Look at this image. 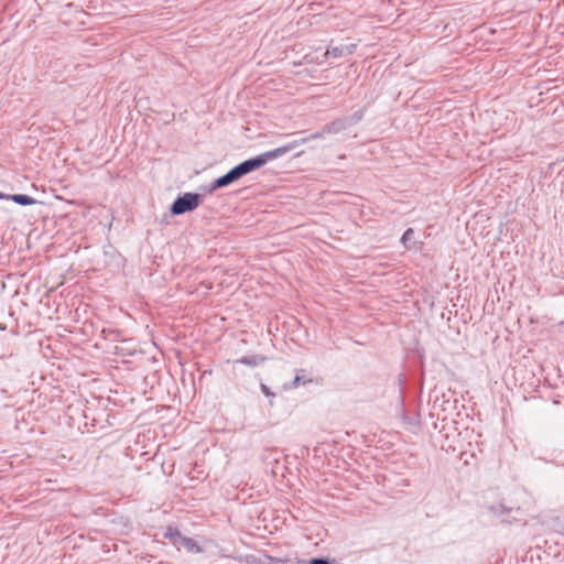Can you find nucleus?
<instances>
[{"label":"nucleus","instance_id":"nucleus-1","mask_svg":"<svg viewBox=\"0 0 564 564\" xmlns=\"http://www.w3.org/2000/svg\"><path fill=\"white\" fill-rule=\"evenodd\" d=\"M271 160H273L272 154L270 151H267L254 158L242 161L229 170L226 174L214 180L209 185V192H214L218 188L230 185L242 176L262 167Z\"/></svg>","mask_w":564,"mask_h":564},{"label":"nucleus","instance_id":"nucleus-2","mask_svg":"<svg viewBox=\"0 0 564 564\" xmlns=\"http://www.w3.org/2000/svg\"><path fill=\"white\" fill-rule=\"evenodd\" d=\"M202 202V196L198 193H184L178 195L171 205L172 215H183L188 212L195 210Z\"/></svg>","mask_w":564,"mask_h":564},{"label":"nucleus","instance_id":"nucleus-3","mask_svg":"<svg viewBox=\"0 0 564 564\" xmlns=\"http://www.w3.org/2000/svg\"><path fill=\"white\" fill-rule=\"evenodd\" d=\"M364 118V110L360 109L344 118L336 119L324 126V132L327 134H337L355 124H357Z\"/></svg>","mask_w":564,"mask_h":564},{"label":"nucleus","instance_id":"nucleus-4","mask_svg":"<svg viewBox=\"0 0 564 564\" xmlns=\"http://www.w3.org/2000/svg\"><path fill=\"white\" fill-rule=\"evenodd\" d=\"M325 134H327V132H324V127H323L321 131L312 133V134H310V135H307L305 138L293 140V141L289 142L285 145H282V147H279L276 149L270 150V152L272 154L273 160H275V159L281 158L284 154H286V153L297 149L299 147L307 143L311 140H316V139L323 138Z\"/></svg>","mask_w":564,"mask_h":564},{"label":"nucleus","instance_id":"nucleus-5","mask_svg":"<svg viewBox=\"0 0 564 564\" xmlns=\"http://www.w3.org/2000/svg\"><path fill=\"white\" fill-rule=\"evenodd\" d=\"M357 48V44L351 43L348 45H341V46H328L327 51L323 54V59L317 61L314 56L311 54L306 55V59L308 62H316L318 64L324 63L328 57L339 58L344 55H351L355 53Z\"/></svg>","mask_w":564,"mask_h":564},{"label":"nucleus","instance_id":"nucleus-6","mask_svg":"<svg viewBox=\"0 0 564 564\" xmlns=\"http://www.w3.org/2000/svg\"><path fill=\"white\" fill-rule=\"evenodd\" d=\"M21 206H30L36 204V199L25 194H9V199Z\"/></svg>","mask_w":564,"mask_h":564},{"label":"nucleus","instance_id":"nucleus-7","mask_svg":"<svg viewBox=\"0 0 564 564\" xmlns=\"http://www.w3.org/2000/svg\"><path fill=\"white\" fill-rule=\"evenodd\" d=\"M177 547H184L189 552H200V547L197 545L196 541L192 538H187L182 535L180 540H177Z\"/></svg>","mask_w":564,"mask_h":564},{"label":"nucleus","instance_id":"nucleus-8","mask_svg":"<svg viewBox=\"0 0 564 564\" xmlns=\"http://www.w3.org/2000/svg\"><path fill=\"white\" fill-rule=\"evenodd\" d=\"M264 360H265L264 357L253 355V356H245V357L240 358L239 360H237V362H240V364H243V365H247L250 367H256Z\"/></svg>","mask_w":564,"mask_h":564},{"label":"nucleus","instance_id":"nucleus-9","mask_svg":"<svg viewBox=\"0 0 564 564\" xmlns=\"http://www.w3.org/2000/svg\"><path fill=\"white\" fill-rule=\"evenodd\" d=\"M183 534L178 529L169 527L164 533V536L167 538L175 546L177 544V540L181 539Z\"/></svg>","mask_w":564,"mask_h":564},{"label":"nucleus","instance_id":"nucleus-10","mask_svg":"<svg viewBox=\"0 0 564 564\" xmlns=\"http://www.w3.org/2000/svg\"><path fill=\"white\" fill-rule=\"evenodd\" d=\"M413 237L414 230L412 228H408L401 237V242L405 246Z\"/></svg>","mask_w":564,"mask_h":564},{"label":"nucleus","instance_id":"nucleus-11","mask_svg":"<svg viewBox=\"0 0 564 564\" xmlns=\"http://www.w3.org/2000/svg\"><path fill=\"white\" fill-rule=\"evenodd\" d=\"M312 380H304L302 376H295L292 383L289 386V388H296L300 386L301 382H311Z\"/></svg>","mask_w":564,"mask_h":564},{"label":"nucleus","instance_id":"nucleus-12","mask_svg":"<svg viewBox=\"0 0 564 564\" xmlns=\"http://www.w3.org/2000/svg\"><path fill=\"white\" fill-rule=\"evenodd\" d=\"M310 564H330V562L327 558L317 557V558H312L310 561Z\"/></svg>","mask_w":564,"mask_h":564},{"label":"nucleus","instance_id":"nucleus-13","mask_svg":"<svg viewBox=\"0 0 564 564\" xmlns=\"http://www.w3.org/2000/svg\"><path fill=\"white\" fill-rule=\"evenodd\" d=\"M261 391L267 395V397H274V393H272L270 391V389L265 386V384H261Z\"/></svg>","mask_w":564,"mask_h":564},{"label":"nucleus","instance_id":"nucleus-14","mask_svg":"<svg viewBox=\"0 0 564 564\" xmlns=\"http://www.w3.org/2000/svg\"><path fill=\"white\" fill-rule=\"evenodd\" d=\"M0 199H9V194L0 192Z\"/></svg>","mask_w":564,"mask_h":564}]
</instances>
